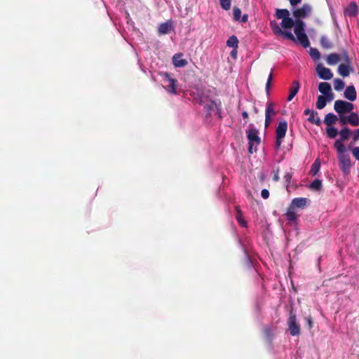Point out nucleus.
<instances>
[{"label":"nucleus","mask_w":359,"mask_h":359,"mask_svg":"<svg viewBox=\"0 0 359 359\" xmlns=\"http://www.w3.org/2000/svg\"><path fill=\"white\" fill-rule=\"evenodd\" d=\"M337 71L341 76L346 77L353 71V67L351 64L342 63L339 65Z\"/></svg>","instance_id":"obj_16"},{"label":"nucleus","mask_w":359,"mask_h":359,"mask_svg":"<svg viewBox=\"0 0 359 359\" xmlns=\"http://www.w3.org/2000/svg\"><path fill=\"white\" fill-rule=\"evenodd\" d=\"M327 102H328V101L325 96L319 95L317 98V102H316L317 109H323L325 107Z\"/></svg>","instance_id":"obj_24"},{"label":"nucleus","mask_w":359,"mask_h":359,"mask_svg":"<svg viewBox=\"0 0 359 359\" xmlns=\"http://www.w3.org/2000/svg\"><path fill=\"white\" fill-rule=\"evenodd\" d=\"M313 11V6L309 4H304L301 7L293 9L292 15L295 19L294 34L298 42L304 47L310 45L309 40L305 33V23L302 20L309 18Z\"/></svg>","instance_id":"obj_2"},{"label":"nucleus","mask_w":359,"mask_h":359,"mask_svg":"<svg viewBox=\"0 0 359 359\" xmlns=\"http://www.w3.org/2000/svg\"><path fill=\"white\" fill-rule=\"evenodd\" d=\"M340 61V56L337 53L329 54L326 57V62L329 65H334Z\"/></svg>","instance_id":"obj_20"},{"label":"nucleus","mask_w":359,"mask_h":359,"mask_svg":"<svg viewBox=\"0 0 359 359\" xmlns=\"http://www.w3.org/2000/svg\"><path fill=\"white\" fill-rule=\"evenodd\" d=\"M292 7H295L299 4L302 0H288Z\"/></svg>","instance_id":"obj_42"},{"label":"nucleus","mask_w":359,"mask_h":359,"mask_svg":"<svg viewBox=\"0 0 359 359\" xmlns=\"http://www.w3.org/2000/svg\"><path fill=\"white\" fill-rule=\"evenodd\" d=\"M288 328L292 336H297L300 332V325L297 321L296 316L290 313L287 320Z\"/></svg>","instance_id":"obj_8"},{"label":"nucleus","mask_w":359,"mask_h":359,"mask_svg":"<svg viewBox=\"0 0 359 359\" xmlns=\"http://www.w3.org/2000/svg\"><path fill=\"white\" fill-rule=\"evenodd\" d=\"M344 61L345 64H351V59L346 50L341 52V56L340 57V61Z\"/></svg>","instance_id":"obj_34"},{"label":"nucleus","mask_w":359,"mask_h":359,"mask_svg":"<svg viewBox=\"0 0 359 359\" xmlns=\"http://www.w3.org/2000/svg\"><path fill=\"white\" fill-rule=\"evenodd\" d=\"M341 121L343 123H349L353 126H359V115L355 112H351V114L346 117L341 118Z\"/></svg>","instance_id":"obj_12"},{"label":"nucleus","mask_w":359,"mask_h":359,"mask_svg":"<svg viewBox=\"0 0 359 359\" xmlns=\"http://www.w3.org/2000/svg\"><path fill=\"white\" fill-rule=\"evenodd\" d=\"M353 108V104L341 100H336L334 104L335 111L340 116L346 113L351 112Z\"/></svg>","instance_id":"obj_7"},{"label":"nucleus","mask_w":359,"mask_h":359,"mask_svg":"<svg viewBox=\"0 0 359 359\" xmlns=\"http://www.w3.org/2000/svg\"><path fill=\"white\" fill-rule=\"evenodd\" d=\"M272 79H273V69H271V71L268 76V79H267V81L266 83V90L267 93L269 92Z\"/></svg>","instance_id":"obj_37"},{"label":"nucleus","mask_w":359,"mask_h":359,"mask_svg":"<svg viewBox=\"0 0 359 359\" xmlns=\"http://www.w3.org/2000/svg\"><path fill=\"white\" fill-rule=\"evenodd\" d=\"M336 121H337V116L334 114L330 113L325 116L324 122L327 126H331V125L334 123L336 122Z\"/></svg>","instance_id":"obj_26"},{"label":"nucleus","mask_w":359,"mask_h":359,"mask_svg":"<svg viewBox=\"0 0 359 359\" xmlns=\"http://www.w3.org/2000/svg\"><path fill=\"white\" fill-rule=\"evenodd\" d=\"M271 122V118L265 117V127L267 128Z\"/></svg>","instance_id":"obj_44"},{"label":"nucleus","mask_w":359,"mask_h":359,"mask_svg":"<svg viewBox=\"0 0 359 359\" xmlns=\"http://www.w3.org/2000/svg\"><path fill=\"white\" fill-rule=\"evenodd\" d=\"M226 46L230 48L237 49L238 46V38L235 35L231 36L226 41Z\"/></svg>","instance_id":"obj_21"},{"label":"nucleus","mask_w":359,"mask_h":359,"mask_svg":"<svg viewBox=\"0 0 359 359\" xmlns=\"http://www.w3.org/2000/svg\"><path fill=\"white\" fill-rule=\"evenodd\" d=\"M309 55L313 60H319L320 57V52L317 48H311L309 50Z\"/></svg>","instance_id":"obj_33"},{"label":"nucleus","mask_w":359,"mask_h":359,"mask_svg":"<svg viewBox=\"0 0 359 359\" xmlns=\"http://www.w3.org/2000/svg\"><path fill=\"white\" fill-rule=\"evenodd\" d=\"M173 26L171 21H167L164 23H162L158 27V32L163 34H166L170 33L172 30Z\"/></svg>","instance_id":"obj_19"},{"label":"nucleus","mask_w":359,"mask_h":359,"mask_svg":"<svg viewBox=\"0 0 359 359\" xmlns=\"http://www.w3.org/2000/svg\"><path fill=\"white\" fill-rule=\"evenodd\" d=\"M161 75L162 76L163 86L165 90L170 95L180 94V90H178L177 88V81L168 73H163Z\"/></svg>","instance_id":"obj_4"},{"label":"nucleus","mask_w":359,"mask_h":359,"mask_svg":"<svg viewBox=\"0 0 359 359\" xmlns=\"http://www.w3.org/2000/svg\"><path fill=\"white\" fill-rule=\"evenodd\" d=\"M231 56L233 57V58H236V56H237V49H234L233 48L232 51L231 52Z\"/></svg>","instance_id":"obj_46"},{"label":"nucleus","mask_w":359,"mask_h":359,"mask_svg":"<svg viewBox=\"0 0 359 359\" xmlns=\"http://www.w3.org/2000/svg\"><path fill=\"white\" fill-rule=\"evenodd\" d=\"M352 154L356 160L359 161V147L353 149Z\"/></svg>","instance_id":"obj_39"},{"label":"nucleus","mask_w":359,"mask_h":359,"mask_svg":"<svg viewBox=\"0 0 359 359\" xmlns=\"http://www.w3.org/2000/svg\"><path fill=\"white\" fill-rule=\"evenodd\" d=\"M309 187L311 189H313V190H316V191H318L322 187V181L320 180H318V179L315 180L314 181H313L311 182V184H310Z\"/></svg>","instance_id":"obj_32"},{"label":"nucleus","mask_w":359,"mask_h":359,"mask_svg":"<svg viewBox=\"0 0 359 359\" xmlns=\"http://www.w3.org/2000/svg\"><path fill=\"white\" fill-rule=\"evenodd\" d=\"M241 17V11L240 8L235 7L233 9V18L235 21H239Z\"/></svg>","instance_id":"obj_36"},{"label":"nucleus","mask_w":359,"mask_h":359,"mask_svg":"<svg viewBox=\"0 0 359 359\" xmlns=\"http://www.w3.org/2000/svg\"><path fill=\"white\" fill-rule=\"evenodd\" d=\"M309 203V200L306 198H295L292 201L290 206L293 208H304Z\"/></svg>","instance_id":"obj_15"},{"label":"nucleus","mask_w":359,"mask_h":359,"mask_svg":"<svg viewBox=\"0 0 359 359\" xmlns=\"http://www.w3.org/2000/svg\"><path fill=\"white\" fill-rule=\"evenodd\" d=\"M242 116L243 118H248V114L247 111H243L242 112Z\"/></svg>","instance_id":"obj_49"},{"label":"nucleus","mask_w":359,"mask_h":359,"mask_svg":"<svg viewBox=\"0 0 359 359\" xmlns=\"http://www.w3.org/2000/svg\"><path fill=\"white\" fill-rule=\"evenodd\" d=\"M320 161L319 158H316L311 166L310 173L313 175H317L320 171Z\"/></svg>","instance_id":"obj_23"},{"label":"nucleus","mask_w":359,"mask_h":359,"mask_svg":"<svg viewBox=\"0 0 359 359\" xmlns=\"http://www.w3.org/2000/svg\"><path fill=\"white\" fill-rule=\"evenodd\" d=\"M316 72L318 76L323 80H330L333 77V74L331 70L324 67L322 64L317 65Z\"/></svg>","instance_id":"obj_10"},{"label":"nucleus","mask_w":359,"mask_h":359,"mask_svg":"<svg viewBox=\"0 0 359 359\" xmlns=\"http://www.w3.org/2000/svg\"><path fill=\"white\" fill-rule=\"evenodd\" d=\"M285 215L289 221L294 222L297 219V214L291 206L287 209Z\"/></svg>","instance_id":"obj_27"},{"label":"nucleus","mask_w":359,"mask_h":359,"mask_svg":"<svg viewBox=\"0 0 359 359\" xmlns=\"http://www.w3.org/2000/svg\"><path fill=\"white\" fill-rule=\"evenodd\" d=\"M287 130V123L285 120L280 121L276 129L275 147L278 150L283 143Z\"/></svg>","instance_id":"obj_6"},{"label":"nucleus","mask_w":359,"mask_h":359,"mask_svg":"<svg viewBox=\"0 0 359 359\" xmlns=\"http://www.w3.org/2000/svg\"><path fill=\"white\" fill-rule=\"evenodd\" d=\"M219 4L224 10L228 11L231 8V0H219Z\"/></svg>","instance_id":"obj_35"},{"label":"nucleus","mask_w":359,"mask_h":359,"mask_svg":"<svg viewBox=\"0 0 359 359\" xmlns=\"http://www.w3.org/2000/svg\"><path fill=\"white\" fill-rule=\"evenodd\" d=\"M259 131L255 128H249L247 131V137L248 140V151L253 154L257 151V146L260 143V137L258 135Z\"/></svg>","instance_id":"obj_5"},{"label":"nucleus","mask_w":359,"mask_h":359,"mask_svg":"<svg viewBox=\"0 0 359 359\" xmlns=\"http://www.w3.org/2000/svg\"><path fill=\"white\" fill-rule=\"evenodd\" d=\"M318 90L323 95V96L326 97L328 102L332 101L334 97V93L332 91L331 85L329 83H320L318 85Z\"/></svg>","instance_id":"obj_9"},{"label":"nucleus","mask_w":359,"mask_h":359,"mask_svg":"<svg viewBox=\"0 0 359 359\" xmlns=\"http://www.w3.org/2000/svg\"><path fill=\"white\" fill-rule=\"evenodd\" d=\"M273 179L274 181H276V182L278 181L279 180L278 174V173L275 174L273 177Z\"/></svg>","instance_id":"obj_50"},{"label":"nucleus","mask_w":359,"mask_h":359,"mask_svg":"<svg viewBox=\"0 0 359 359\" xmlns=\"http://www.w3.org/2000/svg\"><path fill=\"white\" fill-rule=\"evenodd\" d=\"M300 88V85L298 81H294L292 82V87L290 88L289 95L287 101H291L297 94Z\"/></svg>","instance_id":"obj_18"},{"label":"nucleus","mask_w":359,"mask_h":359,"mask_svg":"<svg viewBox=\"0 0 359 359\" xmlns=\"http://www.w3.org/2000/svg\"><path fill=\"white\" fill-rule=\"evenodd\" d=\"M276 112L274 110V105L272 102H268L266 104V108L265 111V117L272 118L275 115Z\"/></svg>","instance_id":"obj_22"},{"label":"nucleus","mask_w":359,"mask_h":359,"mask_svg":"<svg viewBox=\"0 0 359 359\" xmlns=\"http://www.w3.org/2000/svg\"><path fill=\"white\" fill-rule=\"evenodd\" d=\"M334 146L338 154L340 169L345 175H347L350 172L351 162L350 156L346 152V148L341 141H335Z\"/></svg>","instance_id":"obj_3"},{"label":"nucleus","mask_w":359,"mask_h":359,"mask_svg":"<svg viewBox=\"0 0 359 359\" xmlns=\"http://www.w3.org/2000/svg\"><path fill=\"white\" fill-rule=\"evenodd\" d=\"M359 139V128L353 132V141H357Z\"/></svg>","instance_id":"obj_43"},{"label":"nucleus","mask_w":359,"mask_h":359,"mask_svg":"<svg viewBox=\"0 0 359 359\" xmlns=\"http://www.w3.org/2000/svg\"><path fill=\"white\" fill-rule=\"evenodd\" d=\"M292 175L290 172H287L284 175V180L287 182V184H290L291 180H292Z\"/></svg>","instance_id":"obj_40"},{"label":"nucleus","mask_w":359,"mask_h":359,"mask_svg":"<svg viewBox=\"0 0 359 359\" xmlns=\"http://www.w3.org/2000/svg\"><path fill=\"white\" fill-rule=\"evenodd\" d=\"M344 96L351 102L355 101L357 97V93L355 87L353 86H348L346 87L344 93Z\"/></svg>","instance_id":"obj_14"},{"label":"nucleus","mask_w":359,"mask_h":359,"mask_svg":"<svg viewBox=\"0 0 359 359\" xmlns=\"http://www.w3.org/2000/svg\"><path fill=\"white\" fill-rule=\"evenodd\" d=\"M275 16L277 19L281 20L280 27L275 21H271L270 26L276 35L282 36L286 39L294 42L298 41L292 33V28L295 27V21L290 17V13L287 9H276Z\"/></svg>","instance_id":"obj_1"},{"label":"nucleus","mask_w":359,"mask_h":359,"mask_svg":"<svg viewBox=\"0 0 359 359\" xmlns=\"http://www.w3.org/2000/svg\"><path fill=\"white\" fill-rule=\"evenodd\" d=\"M358 13V7L355 2H351L344 11V15L348 17H355Z\"/></svg>","instance_id":"obj_13"},{"label":"nucleus","mask_w":359,"mask_h":359,"mask_svg":"<svg viewBox=\"0 0 359 359\" xmlns=\"http://www.w3.org/2000/svg\"><path fill=\"white\" fill-rule=\"evenodd\" d=\"M183 57L184 55L182 53H177L173 55L172 57V62L175 67L183 68L187 65L188 61Z\"/></svg>","instance_id":"obj_11"},{"label":"nucleus","mask_w":359,"mask_h":359,"mask_svg":"<svg viewBox=\"0 0 359 359\" xmlns=\"http://www.w3.org/2000/svg\"><path fill=\"white\" fill-rule=\"evenodd\" d=\"M271 122V118L265 117V127L267 128Z\"/></svg>","instance_id":"obj_45"},{"label":"nucleus","mask_w":359,"mask_h":359,"mask_svg":"<svg viewBox=\"0 0 359 359\" xmlns=\"http://www.w3.org/2000/svg\"><path fill=\"white\" fill-rule=\"evenodd\" d=\"M345 86L344 82L340 79H335L334 80V88L337 91H341Z\"/></svg>","instance_id":"obj_29"},{"label":"nucleus","mask_w":359,"mask_h":359,"mask_svg":"<svg viewBox=\"0 0 359 359\" xmlns=\"http://www.w3.org/2000/svg\"><path fill=\"white\" fill-rule=\"evenodd\" d=\"M321 46L325 49H330L332 47V43L326 36H322L320 38Z\"/></svg>","instance_id":"obj_28"},{"label":"nucleus","mask_w":359,"mask_h":359,"mask_svg":"<svg viewBox=\"0 0 359 359\" xmlns=\"http://www.w3.org/2000/svg\"><path fill=\"white\" fill-rule=\"evenodd\" d=\"M305 115H309L308 121L311 123L319 125L320 123V119L317 116V113L312 109H306L304 111Z\"/></svg>","instance_id":"obj_17"},{"label":"nucleus","mask_w":359,"mask_h":359,"mask_svg":"<svg viewBox=\"0 0 359 359\" xmlns=\"http://www.w3.org/2000/svg\"><path fill=\"white\" fill-rule=\"evenodd\" d=\"M350 133V130L348 128H344L339 132L340 139L337 140V141H341V143H343L344 140H347L349 137Z\"/></svg>","instance_id":"obj_25"},{"label":"nucleus","mask_w":359,"mask_h":359,"mask_svg":"<svg viewBox=\"0 0 359 359\" xmlns=\"http://www.w3.org/2000/svg\"><path fill=\"white\" fill-rule=\"evenodd\" d=\"M338 134V130L336 128L329 126L327 128V135L330 138H334Z\"/></svg>","instance_id":"obj_30"},{"label":"nucleus","mask_w":359,"mask_h":359,"mask_svg":"<svg viewBox=\"0 0 359 359\" xmlns=\"http://www.w3.org/2000/svg\"><path fill=\"white\" fill-rule=\"evenodd\" d=\"M264 334L269 339H270L271 337L274 334V330L270 327H266L264 330Z\"/></svg>","instance_id":"obj_38"},{"label":"nucleus","mask_w":359,"mask_h":359,"mask_svg":"<svg viewBox=\"0 0 359 359\" xmlns=\"http://www.w3.org/2000/svg\"><path fill=\"white\" fill-rule=\"evenodd\" d=\"M306 320H307L309 328H311L313 327V322H312L311 318L308 317L306 318Z\"/></svg>","instance_id":"obj_47"},{"label":"nucleus","mask_w":359,"mask_h":359,"mask_svg":"<svg viewBox=\"0 0 359 359\" xmlns=\"http://www.w3.org/2000/svg\"><path fill=\"white\" fill-rule=\"evenodd\" d=\"M236 211H237V214H236V217L238 222L239 223V224L241 226H246L247 222L242 218V213L238 207H236Z\"/></svg>","instance_id":"obj_31"},{"label":"nucleus","mask_w":359,"mask_h":359,"mask_svg":"<svg viewBox=\"0 0 359 359\" xmlns=\"http://www.w3.org/2000/svg\"><path fill=\"white\" fill-rule=\"evenodd\" d=\"M248 20V15H244L243 17H242V19H241V22H245L246 21Z\"/></svg>","instance_id":"obj_48"},{"label":"nucleus","mask_w":359,"mask_h":359,"mask_svg":"<svg viewBox=\"0 0 359 359\" xmlns=\"http://www.w3.org/2000/svg\"><path fill=\"white\" fill-rule=\"evenodd\" d=\"M261 196L263 198L267 199L269 197V191L267 189H264L261 191Z\"/></svg>","instance_id":"obj_41"}]
</instances>
